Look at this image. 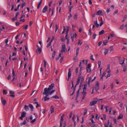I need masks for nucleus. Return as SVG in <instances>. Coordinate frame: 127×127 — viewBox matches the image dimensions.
<instances>
[{"label": "nucleus", "instance_id": "nucleus-59", "mask_svg": "<svg viewBox=\"0 0 127 127\" xmlns=\"http://www.w3.org/2000/svg\"><path fill=\"white\" fill-rule=\"evenodd\" d=\"M87 110L86 109H85L84 111V115H85L86 113H87Z\"/></svg>", "mask_w": 127, "mask_h": 127}, {"label": "nucleus", "instance_id": "nucleus-12", "mask_svg": "<svg viewBox=\"0 0 127 127\" xmlns=\"http://www.w3.org/2000/svg\"><path fill=\"white\" fill-rule=\"evenodd\" d=\"M68 35L66 34L65 36V39L67 40L66 44H68L69 43V39L68 38Z\"/></svg>", "mask_w": 127, "mask_h": 127}, {"label": "nucleus", "instance_id": "nucleus-29", "mask_svg": "<svg viewBox=\"0 0 127 127\" xmlns=\"http://www.w3.org/2000/svg\"><path fill=\"white\" fill-rule=\"evenodd\" d=\"M106 71L108 73H109L110 72L111 70L109 68V66H108V68L106 69Z\"/></svg>", "mask_w": 127, "mask_h": 127}, {"label": "nucleus", "instance_id": "nucleus-39", "mask_svg": "<svg viewBox=\"0 0 127 127\" xmlns=\"http://www.w3.org/2000/svg\"><path fill=\"white\" fill-rule=\"evenodd\" d=\"M107 42L108 41L107 40H105L103 42V44L104 45H105L107 44Z\"/></svg>", "mask_w": 127, "mask_h": 127}, {"label": "nucleus", "instance_id": "nucleus-15", "mask_svg": "<svg viewBox=\"0 0 127 127\" xmlns=\"http://www.w3.org/2000/svg\"><path fill=\"white\" fill-rule=\"evenodd\" d=\"M29 107L31 108V111H33V108L32 105L30 104H29Z\"/></svg>", "mask_w": 127, "mask_h": 127}, {"label": "nucleus", "instance_id": "nucleus-7", "mask_svg": "<svg viewBox=\"0 0 127 127\" xmlns=\"http://www.w3.org/2000/svg\"><path fill=\"white\" fill-rule=\"evenodd\" d=\"M97 102V101L96 100H94L93 101L90 103V105L91 106H92L93 105H94L95 104H96Z\"/></svg>", "mask_w": 127, "mask_h": 127}, {"label": "nucleus", "instance_id": "nucleus-62", "mask_svg": "<svg viewBox=\"0 0 127 127\" xmlns=\"http://www.w3.org/2000/svg\"><path fill=\"white\" fill-rule=\"evenodd\" d=\"M106 74V73L105 72H103L102 75V77H103Z\"/></svg>", "mask_w": 127, "mask_h": 127}, {"label": "nucleus", "instance_id": "nucleus-41", "mask_svg": "<svg viewBox=\"0 0 127 127\" xmlns=\"http://www.w3.org/2000/svg\"><path fill=\"white\" fill-rule=\"evenodd\" d=\"M77 13L75 14L74 15V19H77Z\"/></svg>", "mask_w": 127, "mask_h": 127}, {"label": "nucleus", "instance_id": "nucleus-37", "mask_svg": "<svg viewBox=\"0 0 127 127\" xmlns=\"http://www.w3.org/2000/svg\"><path fill=\"white\" fill-rule=\"evenodd\" d=\"M80 79L81 80V82H80V84L81 85V84L82 83H83L84 80V79H83V78H82Z\"/></svg>", "mask_w": 127, "mask_h": 127}, {"label": "nucleus", "instance_id": "nucleus-28", "mask_svg": "<svg viewBox=\"0 0 127 127\" xmlns=\"http://www.w3.org/2000/svg\"><path fill=\"white\" fill-rule=\"evenodd\" d=\"M79 50V48H78L76 49V56H77L78 54Z\"/></svg>", "mask_w": 127, "mask_h": 127}, {"label": "nucleus", "instance_id": "nucleus-50", "mask_svg": "<svg viewBox=\"0 0 127 127\" xmlns=\"http://www.w3.org/2000/svg\"><path fill=\"white\" fill-rule=\"evenodd\" d=\"M64 59V57H62L61 58L60 60V63H61L62 61H63V59Z\"/></svg>", "mask_w": 127, "mask_h": 127}, {"label": "nucleus", "instance_id": "nucleus-10", "mask_svg": "<svg viewBox=\"0 0 127 127\" xmlns=\"http://www.w3.org/2000/svg\"><path fill=\"white\" fill-rule=\"evenodd\" d=\"M102 11L100 10H99L97 12L96 14L97 15H99V16L102 15Z\"/></svg>", "mask_w": 127, "mask_h": 127}, {"label": "nucleus", "instance_id": "nucleus-18", "mask_svg": "<svg viewBox=\"0 0 127 127\" xmlns=\"http://www.w3.org/2000/svg\"><path fill=\"white\" fill-rule=\"evenodd\" d=\"M26 113L25 112H23L21 114V116L22 117H25L26 116Z\"/></svg>", "mask_w": 127, "mask_h": 127}, {"label": "nucleus", "instance_id": "nucleus-63", "mask_svg": "<svg viewBox=\"0 0 127 127\" xmlns=\"http://www.w3.org/2000/svg\"><path fill=\"white\" fill-rule=\"evenodd\" d=\"M54 36H53L52 37V39H51L50 42L51 43L52 42V41H53V40H54Z\"/></svg>", "mask_w": 127, "mask_h": 127}, {"label": "nucleus", "instance_id": "nucleus-13", "mask_svg": "<svg viewBox=\"0 0 127 127\" xmlns=\"http://www.w3.org/2000/svg\"><path fill=\"white\" fill-rule=\"evenodd\" d=\"M82 72H80L79 74L78 78V79H81L82 78H83V77L81 76Z\"/></svg>", "mask_w": 127, "mask_h": 127}, {"label": "nucleus", "instance_id": "nucleus-2", "mask_svg": "<svg viewBox=\"0 0 127 127\" xmlns=\"http://www.w3.org/2000/svg\"><path fill=\"white\" fill-rule=\"evenodd\" d=\"M66 49V48L65 45L64 44L63 45L62 47V49L61 51V53L65 52Z\"/></svg>", "mask_w": 127, "mask_h": 127}, {"label": "nucleus", "instance_id": "nucleus-3", "mask_svg": "<svg viewBox=\"0 0 127 127\" xmlns=\"http://www.w3.org/2000/svg\"><path fill=\"white\" fill-rule=\"evenodd\" d=\"M125 61V58H123V60H119V63L121 64L122 66L123 67V65L125 64L124 62Z\"/></svg>", "mask_w": 127, "mask_h": 127}, {"label": "nucleus", "instance_id": "nucleus-16", "mask_svg": "<svg viewBox=\"0 0 127 127\" xmlns=\"http://www.w3.org/2000/svg\"><path fill=\"white\" fill-rule=\"evenodd\" d=\"M104 32V30H102L100 31L99 33V35H101L103 34Z\"/></svg>", "mask_w": 127, "mask_h": 127}, {"label": "nucleus", "instance_id": "nucleus-32", "mask_svg": "<svg viewBox=\"0 0 127 127\" xmlns=\"http://www.w3.org/2000/svg\"><path fill=\"white\" fill-rule=\"evenodd\" d=\"M127 66L125 65L123 67V71L124 72H125L126 71V69L127 68Z\"/></svg>", "mask_w": 127, "mask_h": 127}, {"label": "nucleus", "instance_id": "nucleus-35", "mask_svg": "<svg viewBox=\"0 0 127 127\" xmlns=\"http://www.w3.org/2000/svg\"><path fill=\"white\" fill-rule=\"evenodd\" d=\"M110 52H111L112 51H113L114 50L113 48V46H111L110 47Z\"/></svg>", "mask_w": 127, "mask_h": 127}, {"label": "nucleus", "instance_id": "nucleus-11", "mask_svg": "<svg viewBox=\"0 0 127 127\" xmlns=\"http://www.w3.org/2000/svg\"><path fill=\"white\" fill-rule=\"evenodd\" d=\"M12 74L13 75V78L12 80V81H13L14 80V79L15 78V72H14V69H12Z\"/></svg>", "mask_w": 127, "mask_h": 127}, {"label": "nucleus", "instance_id": "nucleus-30", "mask_svg": "<svg viewBox=\"0 0 127 127\" xmlns=\"http://www.w3.org/2000/svg\"><path fill=\"white\" fill-rule=\"evenodd\" d=\"M125 26L124 25V24H123L120 26L119 28V29H120L123 30Z\"/></svg>", "mask_w": 127, "mask_h": 127}, {"label": "nucleus", "instance_id": "nucleus-23", "mask_svg": "<svg viewBox=\"0 0 127 127\" xmlns=\"http://www.w3.org/2000/svg\"><path fill=\"white\" fill-rule=\"evenodd\" d=\"M91 77H90L88 78V84L89 85L90 84L91 82Z\"/></svg>", "mask_w": 127, "mask_h": 127}, {"label": "nucleus", "instance_id": "nucleus-36", "mask_svg": "<svg viewBox=\"0 0 127 127\" xmlns=\"http://www.w3.org/2000/svg\"><path fill=\"white\" fill-rule=\"evenodd\" d=\"M103 22L102 19V18L101 19V21L100 23V26H101L103 24Z\"/></svg>", "mask_w": 127, "mask_h": 127}, {"label": "nucleus", "instance_id": "nucleus-17", "mask_svg": "<svg viewBox=\"0 0 127 127\" xmlns=\"http://www.w3.org/2000/svg\"><path fill=\"white\" fill-rule=\"evenodd\" d=\"M2 104L3 106H4L6 103V101L5 100H4L1 101Z\"/></svg>", "mask_w": 127, "mask_h": 127}, {"label": "nucleus", "instance_id": "nucleus-57", "mask_svg": "<svg viewBox=\"0 0 127 127\" xmlns=\"http://www.w3.org/2000/svg\"><path fill=\"white\" fill-rule=\"evenodd\" d=\"M41 111H42V113L44 114L45 112V110L44 109H43L42 110H41Z\"/></svg>", "mask_w": 127, "mask_h": 127}, {"label": "nucleus", "instance_id": "nucleus-58", "mask_svg": "<svg viewBox=\"0 0 127 127\" xmlns=\"http://www.w3.org/2000/svg\"><path fill=\"white\" fill-rule=\"evenodd\" d=\"M98 65L99 67L101 65V62L100 61H98Z\"/></svg>", "mask_w": 127, "mask_h": 127}, {"label": "nucleus", "instance_id": "nucleus-52", "mask_svg": "<svg viewBox=\"0 0 127 127\" xmlns=\"http://www.w3.org/2000/svg\"><path fill=\"white\" fill-rule=\"evenodd\" d=\"M82 27L81 26L80 27L79 30V32H81L82 31Z\"/></svg>", "mask_w": 127, "mask_h": 127}, {"label": "nucleus", "instance_id": "nucleus-5", "mask_svg": "<svg viewBox=\"0 0 127 127\" xmlns=\"http://www.w3.org/2000/svg\"><path fill=\"white\" fill-rule=\"evenodd\" d=\"M99 83L98 82L96 83V85L95 86V90L96 91H97L99 89Z\"/></svg>", "mask_w": 127, "mask_h": 127}, {"label": "nucleus", "instance_id": "nucleus-33", "mask_svg": "<svg viewBox=\"0 0 127 127\" xmlns=\"http://www.w3.org/2000/svg\"><path fill=\"white\" fill-rule=\"evenodd\" d=\"M52 98H55L56 99H58L59 98V97L57 95H55V96H53L52 97Z\"/></svg>", "mask_w": 127, "mask_h": 127}, {"label": "nucleus", "instance_id": "nucleus-51", "mask_svg": "<svg viewBox=\"0 0 127 127\" xmlns=\"http://www.w3.org/2000/svg\"><path fill=\"white\" fill-rule=\"evenodd\" d=\"M82 93L83 94V95H86V91L85 90H83V91Z\"/></svg>", "mask_w": 127, "mask_h": 127}, {"label": "nucleus", "instance_id": "nucleus-21", "mask_svg": "<svg viewBox=\"0 0 127 127\" xmlns=\"http://www.w3.org/2000/svg\"><path fill=\"white\" fill-rule=\"evenodd\" d=\"M24 107L26 111H28L29 110V108L28 106H27L26 105H24Z\"/></svg>", "mask_w": 127, "mask_h": 127}, {"label": "nucleus", "instance_id": "nucleus-27", "mask_svg": "<svg viewBox=\"0 0 127 127\" xmlns=\"http://www.w3.org/2000/svg\"><path fill=\"white\" fill-rule=\"evenodd\" d=\"M69 30V28L67 27L66 28V31L65 33L66 34H68V32Z\"/></svg>", "mask_w": 127, "mask_h": 127}, {"label": "nucleus", "instance_id": "nucleus-31", "mask_svg": "<svg viewBox=\"0 0 127 127\" xmlns=\"http://www.w3.org/2000/svg\"><path fill=\"white\" fill-rule=\"evenodd\" d=\"M80 79H77V83L76 84V85H78L80 81Z\"/></svg>", "mask_w": 127, "mask_h": 127}, {"label": "nucleus", "instance_id": "nucleus-55", "mask_svg": "<svg viewBox=\"0 0 127 127\" xmlns=\"http://www.w3.org/2000/svg\"><path fill=\"white\" fill-rule=\"evenodd\" d=\"M58 29V26L57 24L56 25V29H55V32H56L57 30Z\"/></svg>", "mask_w": 127, "mask_h": 127}, {"label": "nucleus", "instance_id": "nucleus-19", "mask_svg": "<svg viewBox=\"0 0 127 127\" xmlns=\"http://www.w3.org/2000/svg\"><path fill=\"white\" fill-rule=\"evenodd\" d=\"M109 51L108 49H105L104 50V54L105 55L107 54L108 52Z\"/></svg>", "mask_w": 127, "mask_h": 127}, {"label": "nucleus", "instance_id": "nucleus-49", "mask_svg": "<svg viewBox=\"0 0 127 127\" xmlns=\"http://www.w3.org/2000/svg\"><path fill=\"white\" fill-rule=\"evenodd\" d=\"M91 34H92V32H91V29H90L89 30V35H91Z\"/></svg>", "mask_w": 127, "mask_h": 127}, {"label": "nucleus", "instance_id": "nucleus-48", "mask_svg": "<svg viewBox=\"0 0 127 127\" xmlns=\"http://www.w3.org/2000/svg\"><path fill=\"white\" fill-rule=\"evenodd\" d=\"M44 92H45L44 91V92L43 93V95H46L45 96V97H47V96H48L49 95V92H48V93L47 94H44Z\"/></svg>", "mask_w": 127, "mask_h": 127}, {"label": "nucleus", "instance_id": "nucleus-1", "mask_svg": "<svg viewBox=\"0 0 127 127\" xmlns=\"http://www.w3.org/2000/svg\"><path fill=\"white\" fill-rule=\"evenodd\" d=\"M54 84L53 83H52L49 86L48 88H45L44 90V94H47L48 93V92H50L51 90H52L54 86Z\"/></svg>", "mask_w": 127, "mask_h": 127}, {"label": "nucleus", "instance_id": "nucleus-44", "mask_svg": "<svg viewBox=\"0 0 127 127\" xmlns=\"http://www.w3.org/2000/svg\"><path fill=\"white\" fill-rule=\"evenodd\" d=\"M96 36V34H95V33H94L93 35V39H95V38Z\"/></svg>", "mask_w": 127, "mask_h": 127}, {"label": "nucleus", "instance_id": "nucleus-4", "mask_svg": "<svg viewBox=\"0 0 127 127\" xmlns=\"http://www.w3.org/2000/svg\"><path fill=\"white\" fill-rule=\"evenodd\" d=\"M90 64H89L87 65L86 69L87 72L88 73L90 72L91 71V69L90 68Z\"/></svg>", "mask_w": 127, "mask_h": 127}, {"label": "nucleus", "instance_id": "nucleus-25", "mask_svg": "<svg viewBox=\"0 0 127 127\" xmlns=\"http://www.w3.org/2000/svg\"><path fill=\"white\" fill-rule=\"evenodd\" d=\"M56 53V52L55 51H54L53 53L52 54V57L53 59H54Z\"/></svg>", "mask_w": 127, "mask_h": 127}, {"label": "nucleus", "instance_id": "nucleus-20", "mask_svg": "<svg viewBox=\"0 0 127 127\" xmlns=\"http://www.w3.org/2000/svg\"><path fill=\"white\" fill-rule=\"evenodd\" d=\"M50 110L51 111V114H52L54 112V109L53 106H51Z\"/></svg>", "mask_w": 127, "mask_h": 127}, {"label": "nucleus", "instance_id": "nucleus-26", "mask_svg": "<svg viewBox=\"0 0 127 127\" xmlns=\"http://www.w3.org/2000/svg\"><path fill=\"white\" fill-rule=\"evenodd\" d=\"M26 121L25 120L23 123H21L20 124L21 126H22L23 125H25L26 123Z\"/></svg>", "mask_w": 127, "mask_h": 127}, {"label": "nucleus", "instance_id": "nucleus-9", "mask_svg": "<svg viewBox=\"0 0 127 127\" xmlns=\"http://www.w3.org/2000/svg\"><path fill=\"white\" fill-rule=\"evenodd\" d=\"M48 8V6H45L43 8L42 11V12L43 13H44L45 12H46Z\"/></svg>", "mask_w": 127, "mask_h": 127}, {"label": "nucleus", "instance_id": "nucleus-45", "mask_svg": "<svg viewBox=\"0 0 127 127\" xmlns=\"http://www.w3.org/2000/svg\"><path fill=\"white\" fill-rule=\"evenodd\" d=\"M36 119L35 118L33 120H32L31 121V123L32 124L34 122H35L36 121Z\"/></svg>", "mask_w": 127, "mask_h": 127}, {"label": "nucleus", "instance_id": "nucleus-40", "mask_svg": "<svg viewBox=\"0 0 127 127\" xmlns=\"http://www.w3.org/2000/svg\"><path fill=\"white\" fill-rule=\"evenodd\" d=\"M7 92L5 90H3V93L4 94L6 95L7 94Z\"/></svg>", "mask_w": 127, "mask_h": 127}, {"label": "nucleus", "instance_id": "nucleus-22", "mask_svg": "<svg viewBox=\"0 0 127 127\" xmlns=\"http://www.w3.org/2000/svg\"><path fill=\"white\" fill-rule=\"evenodd\" d=\"M42 0H41L40 2L38 3L37 7V9H38L40 6V5L41 3Z\"/></svg>", "mask_w": 127, "mask_h": 127}, {"label": "nucleus", "instance_id": "nucleus-6", "mask_svg": "<svg viewBox=\"0 0 127 127\" xmlns=\"http://www.w3.org/2000/svg\"><path fill=\"white\" fill-rule=\"evenodd\" d=\"M71 70L70 68H69L68 69V80L70 78L71 75Z\"/></svg>", "mask_w": 127, "mask_h": 127}, {"label": "nucleus", "instance_id": "nucleus-24", "mask_svg": "<svg viewBox=\"0 0 127 127\" xmlns=\"http://www.w3.org/2000/svg\"><path fill=\"white\" fill-rule=\"evenodd\" d=\"M123 114H121L119 116V117H118V119H122L123 118Z\"/></svg>", "mask_w": 127, "mask_h": 127}, {"label": "nucleus", "instance_id": "nucleus-42", "mask_svg": "<svg viewBox=\"0 0 127 127\" xmlns=\"http://www.w3.org/2000/svg\"><path fill=\"white\" fill-rule=\"evenodd\" d=\"M89 48V46L88 45H86V46L85 47V50H88V49Z\"/></svg>", "mask_w": 127, "mask_h": 127}, {"label": "nucleus", "instance_id": "nucleus-53", "mask_svg": "<svg viewBox=\"0 0 127 127\" xmlns=\"http://www.w3.org/2000/svg\"><path fill=\"white\" fill-rule=\"evenodd\" d=\"M69 12H70L71 11V9L73 7V6H69Z\"/></svg>", "mask_w": 127, "mask_h": 127}, {"label": "nucleus", "instance_id": "nucleus-14", "mask_svg": "<svg viewBox=\"0 0 127 127\" xmlns=\"http://www.w3.org/2000/svg\"><path fill=\"white\" fill-rule=\"evenodd\" d=\"M50 99L49 97H45L42 98V100H44L45 101H46L49 100Z\"/></svg>", "mask_w": 127, "mask_h": 127}, {"label": "nucleus", "instance_id": "nucleus-54", "mask_svg": "<svg viewBox=\"0 0 127 127\" xmlns=\"http://www.w3.org/2000/svg\"><path fill=\"white\" fill-rule=\"evenodd\" d=\"M9 93L10 94H13L14 93V91H10Z\"/></svg>", "mask_w": 127, "mask_h": 127}, {"label": "nucleus", "instance_id": "nucleus-34", "mask_svg": "<svg viewBox=\"0 0 127 127\" xmlns=\"http://www.w3.org/2000/svg\"><path fill=\"white\" fill-rule=\"evenodd\" d=\"M43 62H44V67L45 68H46V62L44 60H43Z\"/></svg>", "mask_w": 127, "mask_h": 127}, {"label": "nucleus", "instance_id": "nucleus-64", "mask_svg": "<svg viewBox=\"0 0 127 127\" xmlns=\"http://www.w3.org/2000/svg\"><path fill=\"white\" fill-rule=\"evenodd\" d=\"M102 43V42L101 41L99 42L98 43V46H99L100 45H101Z\"/></svg>", "mask_w": 127, "mask_h": 127}, {"label": "nucleus", "instance_id": "nucleus-8", "mask_svg": "<svg viewBox=\"0 0 127 127\" xmlns=\"http://www.w3.org/2000/svg\"><path fill=\"white\" fill-rule=\"evenodd\" d=\"M42 49L41 48H39L36 50V53L37 54H39L41 52Z\"/></svg>", "mask_w": 127, "mask_h": 127}, {"label": "nucleus", "instance_id": "nucleus-56", "mask_svg": "<svg viewBox=\"0 0 127 127\" xmlns=\"http://www.w3.org/2000/svg\"><path fill=\"white\" fill-rule=\"evenodd\" d=\"M109 124L105 123L104 124V126L105 127H108V126L109 125Z\"/></svg>", "mask_w": 127, "mask_h": 127}, {"label": "nucleus", "instance_id": "nucleus-61", "mask_svg": "<svg viewBox=\"0 0 127 127\" xmlns=\"http://www.w3.org/2000/svg\"><path fill=\"white\" fill-rule=\"evenodd\" d=\"M72 17V15H71V13H70V15L68 17V20H69L70 19V18Z\"/></svg>", "mask_w": 127, "mask_h": 127}, {"label": "nucleus", "instance_id": "nucleus-46", "mask_svg": "<svg viewBox=\"0 0 127 127\" xmlns=\"http://www.w3.org/2000/svg\"><path fill=\"white\" fill-rule=\"evenodd\" d=\"M17 20V18L16 17H14L13 18H12V20L13 21H15L16 20Z\"/></svg>", "mask_w": 127, "mask_h": 127}, {"label": "nucleus", "instance_id": "nucleus-43", "mask_svg": "<svg viewBox=\"0 0 127 127\" xmlns=\"http://www.w3.org/2000/svg\"><path fill=\"white\" fill-rule=\"evenodd\" d=\"M55 90H52L49 93V94H50V95H52L55 92Z\"/></svg>", "mask_w": 127, "mask_h": 127}, {"label": "nucleus", "instance_id": "nucleus-38", "mask_svg": "<svg viewBox=\"0 0 127 127\" xmlns=\"http://www.w3.org/2000/svg\"><path fill=\"white\" fill-rule=\"evenodd\" d=\"M26 5V3L25 2H23L22 4V7L23 8Z\"/></svg>", "mask_w": 127, "mask_h": 127}, {"label": "nucleus", "instance_id": "nucleus-60", "mask_svg": "<svg viewBox=\"0 0 127 127\" xmlns=\"http://www.w3.org/2000/svg\"><path fill=\"white\" fill-rule=\"evenodd\" d=\"M90 59L91 60H92L93 61H94V59L93 58V55H92L90 56Z\"/></svg>", "mask_w": 127, "mask_h": 127}, {"label": "nucleus", "instance_id": "nucleus-47", "mask_svg": "<svg viewBox=\"0 0 127 127\" xmlns=\"http://www.w3.org/2000/svg\"><path fill=\"white\" fill-rule=\"evenodd\" d=\"M51 43L50 42L49 43L47 44V48H48L51 45Z\"/></svg>", "mask_w": 127, "mask_h": 127}]
</instances>
